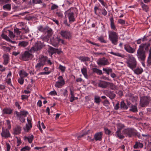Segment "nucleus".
<instances>
[{
	"label": "nucleus",
	"mask_w": 151,
	"mask_h": 151,
	"mask_svg": "<svg viewBox=\"0 0 151 151\" xmlns=\"http://www.w3.org/2000/svg\"><path fill=\"white\" fill-rule=\"evenodd\" d=\"M6 123L8 126V128L9 129H10L11 128V125L10 121L9 120H6Z\"/></svg>",
	"instance_id": "61"
},
{
	"label": "nucleus",
	"mask_w": 151,
	"mask_h": 151,
	"mask_svg": "<svg viewBox=\"0 0 151 151\" xmlns=\"http://www.w3.org/2000/svg\"><path fill=\"white\" fill-rule=\"evenodd\" d=\"M27 121L28 123L26 124V127H24V129L26 132H28L32 127L31 120L27 119Z\"/></svg>",
	"instance_id": "14"
},
{
	"label": "nucleus",
	"mask_w": 151,
	"mask_h": 151,
	"mask_svg": "<svg viewBox=\"0 0 151 151\" xmlns=\"http://www.w3.org/2000/svg\"><path fill=\"white\" fill-rule=\"evenodd\" d=\"M6 151H9L11 148V146L10 144L8 143H6Z\"/></svg>",
	"instance_id": "63"
},
{
	"label": "nucleus",
	"mask_w": 151,
	"mask_h": 151,
	"mask_svg": "<svg viewBox=\"0 0 151 151\" xmlns=\"http://www.w3.org/2000/svg\"><path fill=\"white\" fill-rule=\"evenodd\" d=\"M108 86H109V87L110 89L113 90H115L117 88V86L115 85L113 83H110L109 82Z\"/></svg>",
	"instance_id": "32"
},
{
	"label": "nucleus",
	"mask_w": 151,
	"mask_h": 151,
	"mask_svg": "<svg viewBox=\"0 0 151 151\" xmlns=\"http://www.w3.org/2000/svg\"><path fill=\"white\" fill-rule=\"evenodd\" d=\"M61 36L66 39H70L71 37V34L70 32L66 31H61L60 33Z\"/></svg>",
	"instance_id": "10"
},
{
	"label": "nucleus",
	"mask_w": 151,
	"mask_h": 151,
	"mask_svg": "<svg viewBox=\"0 0 151 151\" xmlns=\"http://www.w3.org/2000/svg\"><path fill=\"white\" fill-rule=\"evenodd\" d=\"M68 17L70 22L75 21V19L74 16V13L73 12H70L68 14Z\"/></svg>",
	"instance_id": "18"
},
{
	"label": "nucleus",
	"mask_w": 151,
	"mask_h": 151,
	"mask_svg": "<svg viewBox=\"0 0 151 151\" xmlns=\"http://www.w3.org/2000/svg\"><path fill=\"white\" fill-rule=\"evenodd\" d=\"M149 55L147 60V62L148 63L150 64L151 63V47L149 50Z\"/></svg>",
	"instance_id": "47"
},
{
	"label": "nucleus",
	"mask_w": 151,
	"mask_h": 151,
	"mask_svg": "<svg viewBox=\"0 0 151 151\" xmlns=\"http://www.w3.org/2000/svg\"><path fill=\"white\" fill-rule=\"evenodd\" d=\"M128 67L133 70L136 67L137 62L136 59L132 55H129L128 59L126 62Z\"/></svg>",
	"instance_id": "1"
},
{
	"label": "nucleus",
	"mask_w": 151,
	"mask_h": 151,
	"mask_svg": "<svg viewBox=\"0 0 151 151\" xmlns=\"http://www.w3.org/2000/svg\"><path fill=\"white\" fill-rule=\"evenodd\" d=\"M28 44V42L27 41H23L20 42L19 43V45L23 47H26Z\"/></svg>",
	"instance_id": "30"
},
{
	"label": "nucleus",
	"mask_w": 151,
	"mask_h": 151,
	"mask_svg": "<svg viewBox=\"0 0 151 151\" xmlns=\"http://www.w3.org/2000/svg\"><path fill=\"white\" fill-rule=\"evenodd\" d=\"M87 42H88L89 43L92 44L93 45H95L96 46H97L99 47L100 46L99 44H97V43H95V42H91V41H90L89 40H87Z\"/></svg>",
	"instance_id": "56"
},
{
	"label": "nucleus",
	"mask_w": 151,
	"mask_h": 151,
	"mask_svg": "<svg viewBox=\"0 0 151 151\" xmlns=\"http://www.w3.org/2000/svg\"><path fill=\"white\" fill-rule=\"evenodd\" d=\"M78 58L83 62L89 61L90 60V58L88 57L80 56Z\"/></svg>",
	"instance_id": "26"
},
{
	"label": "nucleus",
	"mask_w": 151,
	"mask_h": 151,
	"mask_svg": "<svg viewBox=\"0 0 151 151\" xmlns=\"http://www.w3.org/2000/svg\"><path fill=\"white\" fill-rule=\"evenodd\" d=\"M19 29L17 28L14 29V32L15 33H16L17 35H19L21 32L19 30Z\"/></svg>",
	"instance_id": "51"
},
{
	"label": "nucleus",
	"mask_w": 151,
	"mask_h": 151,
	"mask_svg": "<svg viewBox=\"0 0 151 151\" xmlns=\"http://www.w3.org/2000/svg\"><path fill=\"white\" fill-rule=\"evenodd\" d=\"M58 81L56 82L55 86L57 88H60L65 84V81L61 76L58 77Z\"/></svg>",
	"instance_id": "8"
},
{
	"label": "nucleus",
	"mask_w": 151,
	"mask_h": 151,
	"mask_svg": "<svg viewBox=\"0 0 151 151\" xmlns=\"http://www.w3.org/2000/svg\"><path fill=\"white\" fill-rule=\"evenodd\" d=\"M126 96L129 97L130 100H131V99H132L133 98L132 97H133L134 96L133 94L130 93H127L126 94Z\"/></svg>",
	"instance_id": "55"
},
{
	"label": "nucleus",
	"mask_w": 151,
	"mask_h": 151,
	"mask_svg": "<svg viewBox=\"0 0 151 151\" xmlns=\"http://www.w3.org/2000/svg\"><path fill=\"white\" fill-rule=\"evenodd\" d=\"M7 32L9 33V36L11 38H14L15 37V35L11 31L9 30H7Z\"/></svg>",
	"instance_id": "46"
},
{
	"label": "nucleus",
	"mask_w": 151,
	"mask_h": 151,
	"mask_svg": "<svg viewBox=\"0 0 151 151\" xmlns=\"http://www.w3.org/2000/svg\"><path fill=\"white\" fill-rule=\"evenodd\" d=\"M1 36L3 37V38L5 39L7 41H11L10 39L7 36V35H6L5 34H2Z\"/></svg>",
	"instance_id": "48"
},
{
	"label": "nucleus",
	"mask_w": 151,
	"mask_h": 151,
	"mask_svg": "<svg viewBox=\"0 0 151 151\" xmlns=\"http://www.w3.org/2000/svg\"><path fill=\"white\" fill-rule=\"evenodd\" d=\"M150 101V97L145 96L141 99L140 105L142 107H144L147 105Z\"/></svg>",
	"instance_id": "7"
},
{
	"label": "nucleus",
	"mask_w": 151,
	"mask_h": 151,
	"mask_svg": "<svg viewBox=\"0 0 151 151\" xmlns=\"http://www.w3.org/2000/svg\"><path fill=\"white\" fill-rule=\"evenodd\" d=\"M81 71L85 77L87 79H88V76L87 74V70L86 68H83V69H81Z\"/></svg>",
	"instance_id": "24"
},
{
	"label": "nucleus",
	"mask_w": 151,
	"mask_h": 151,
	"mask_svg": "<svg viewBox=\"0 0 151 151\" xmlns=\"http://www.w3.org/2000/svg\"><path fill=\"white\" fill-rule=\"evenodd\" d=\"M143 71L142 69L140 68H137L134 70V73L137 75H139L142 73Z\"/></svg>",
	"instance_id": "22"
},
{
	"label": "nucleus",
	"mask_w": 151,
	"mask_h": 151,
	"mask_svg": "<svg viewBox=\"0 0 151 151\" xmlns=\"http://www.w3.org/2000/svg\"><path fill=\"white\" fill-rule=\"evenodd\" d=\"M106 95L111 99L112 100L114 99L116 96V95L112 91H108L106 92Z\"/></svg>",
	"instance_id": "17"
},
{
	"label": "nucleus",
	"mask_w": 151,
	"mask_h": 151,
	"mask_svg": "<svg viewBox=\"0 0 151 151\" xmlns=\"http://www.w3.org/2000/svg\"><path fill=\"white\" fill-rule=\"evenodd\" d=\"M110 20L111 28L113 29H116V27L114 24V20L113 17H111L110 18Z\"/></svg>",
	"instance_id": "36"
},
{
	"label": "nucleus",
	"mask_w": 151,
	"mask_h": 151,
	"mask_svg": "<svg viewBox=\"0 0 151 151\" xmlns=\"http://www.w3.org/2000/svg\"><path fill=\"white\" fill-rule=\"evenodd\" d=\"M49 49L51 51L52 53H56L57 49L54 48L53 47H50L49 48Z\"/></svg>",
	"instance_id": "49"
},
{
	"label": "nucleus",
	"mask_w": 151,
	"mask_h": 151,
	"mask_svg": "<svg viewBox=\"0 0 151 151\" xmlns=\"http://www.w3.org/2000/svg\"><path fill=\"white\" fill-rule=\"evenodd\" d=\"M122 132L124 134L129 137L136 135L139 137L140 135V134H139V135H137L138 133L137 131L134 129L132 128H127L123 130Z\"/></svg>",
	"instance_id": "2"
},
{
	"label": "nucleus",
	"mask_w": 151,
	"mask_h": 151,
	"mask_svg": "<svg viewBox=\"0 0 151 151\" xmlns=\"http://www.w3.org/2000/svg\"><path fill=\"white\" fill-rule=\"evenodd\" d=\"M31 148L28 146H26L22 148L21 150V151H26L27 150H29Z\"/></svg>",
	"instance_id": "50"
},
{
	"label": "nucleus",
	"mask_w": 151,
	"mask_h": 151,
	"mask_svg": "<svg viewBox=\"0 0 151 151\" xmlns=\"http://www.w3.org/2000/svg\"><path fill=\"white\" fill-rule=\"evenodd\" d=\"M104 130L105 131V133L107 134H110L111 133V131L109 129L105 127L104 128Z\"/></svg>",
	"instance_id": "52"
},
{
	"label": "nucleus",
	"mask_w": 151,
	"mask_h": 151,
	"mask_svg": "<svg viewBox=\"0 0 151 151\" xmlns=\"http://www.w3.org/2000/svg\"><path fill=\"white\" fill-rule=\"evenodd\" d=\"M3 58L4 59V64L5 65H7L9 62V57L7 54H4L3 55Z\"/></svg>",
	"instance_id": "20"
},
{
	"label": "nucleus",
	"mask_w": 151,
	"mask_h": 151,
	"mask_svg": "<svg viewBox=\"0 0 151 151\" xmlns=\"http://www.w3.org/2000/svg\"><path fill=\"white\" fill-rule=\"evenodd\" d=\"M58 7V6L57 5L55 4H54L51 7V9L52 10H53L57 9Z\"/></svg>",
	"instance_id": "64"
},
{
	"label": "nucleus",
	"mask_w": 151,
	"mask_h": 151,
	"mask_svg": "<svg viewBox=\"0 0 151 151\" xmlns=\"http://www.w3.org/2000/svg\"><path fill=\"white\" fill-rule=\"evenodd\" d=\"M143 147V145L142 143L139 142H136L135 144L134 145V147L136 149L138 148H142Z\"/></svg>",
	"instance_id": "29"
},
{
	"label": "nucleus",
	"mask_w": 151,
	"mask_h": 151,
	"mask_svg": "<svg viewBox=\"0 0 151 151\" xmlns=\"http://www.w3.org/2000/svg\"><path fill=\"white\" fill-rule=\"evenodd\" d=\"M38 30L41 32H43L45 30V29L42 26H40L38 28Z\"/></svg>",
	"instance_id": "60"
},
{
	"label": "nucleus",
	"mask_w": 151,
	"mask_h": 151,
	"mask_svg": "<svg viewBox=\"0 0 151 151\" xmlns=\"http://www.w3.org/2000/svg\"><path fill=\"white\" fill-rule=\"evenodd\" d=\"M115 134L116 136L120 139H123L124 138V136L122 134L121 132L117 131L115 133Z\"/></svg>",
	"instance_id": "28"
},
{
	"label": "nucleus",
	"mask_w": 151,
	"mask_h": 151,
	"mask_svg": "<svg viewBox=\"0 0 151 151\" xmlns=\"http://www.w3.org/2000/svg\"><path fill=\"white\" fill-rule=\"evenodd\" d=\"M1 135L2 137L6 139L11 137V134L9 131L7 129H3L1 133Z\"/></svg>",
	"instance_id": "11"
},
{
	"label": "nucleus",
	"mask_w": 151,
	"mask_h": 151,
	"mask_svg": "<svg viewBox=\"0 0 151 151\" xmlns=\"http://www.w3.org/2000/svg\"><path fill=\"white\" fill-rule=\"evenodd\" d=\"M129 111L134 112H136L137 111V104H135V105H132L130 107Z\"/></svg>",
	"instance_id": "21"
},
{
	"label": "nucleus",
	"mask_w": 151,
	"mask_h": 151,
	"mask_svg": "<svg viewBox=\"0 0 151 151\" xmlns=\"http://www.w3.org/2000/svg\"><path fill=\"white\" fill-rule=\"evenodd\" d=\"M137 56L139 60L144 61L146 57L145 51L139 48L137 50Z\"/></svg>",
	"instance_id": "6"
},
{
	"label": "nucleus",
	"mask_w": 151,
	"mask_h": 151,
	"mask_svg": "<svg viewBox=\"0 0 151 151\" xmlns=\"http://www.w3.org/2000/svg\"><path fill=\"white\" fill-rule=\"evenodd\" d=\"M33 138L34 136L32 135L29 137H25L24 139H27L28 140L29 142V143H31L32 142Z\"/></svg>",
	"instance_id": "42"
},
{
	"label": "nucleus",
	"mask_w": 151,
	"mask_h": 151,
	"mask_svg": "<svg viewBox=\"0 0 151 151\" xmlns=\"http://www.w3.org/2000/svg\"><path fill=\"white\" fill-rule=\"evenodd\" d=\"M1 48L6 52H9L11 50V49L9 47L5 46H2Z\"/></svg>",
	"instance_id": "44"
},
{
	"label": "nucleus",
	"mask_w": 151,
	"mask_h": 151,
	"mask_svg": "<svg viewBox=\"0 0 151 151\" xmlns=\"http://www.w3.org/2000/svg\"><path fill=\"white\" fill-rule=\"evenodd\" d=\"M109 39L113 44L115 45L117 44L118 36L116 32L113 31L109 32Z\"/></svg>",
	"instance_id": "4"
},
{
	"label": "nucleus",
	"mask_w": 151,
	"mask_h": 151,
	"mask_svg": "<svg viewBox=\"0 0 151 151\" xmlns=\"http://www.w3.org/2000/svg\"><path fill=\"white\" fill-rule=\"evenodd\" d=\"M45 46L44 42H42L40 41H38L29 50L31 53L38 51L41 50L43 47Z\"/></svg>",
	"instance_id": "3"
},
{
	"label": "nucleus",
	"mask_w": 151,
	"mask_h": 151,
	"mask_svg": "<svg viewBox=\"0 0 151 151\" xmlns=\"http://www.w3.org/2000/svg\"><path fill=\"white\" fill-rule=\"evenodd\" d=\"M56 40L57 41V42L55 44V45H54V46H56L58 45L59 43L61 42L63 44H64V40L60 39V38L58 37H56Z\"/></svg>",
	"instance_id": "33"
},
{
	"label": "nucleus",
	"mask_w": 151,
	"mask_h": 151,
	"mask_svg": "<svg viewBox=\"0 0 151 151\" xmlns=\"http://www.w3.org/2000/svg\"><path fill=\"white\" fill-rule=\"evenodd\" d=\"M101 99L100 97L98 96H95L94 97V102L96 103L99 104L101 101Z\"/></svg>",
	"instance_id": "37"
},
{
	"label": "nucleus",
	"mask_w": 151,
	"mask_h": 151,
	"mask_svg": "<svg viewBox=\"0 0 151 151\" xmlns=\"http://www.w3.org/2000/svg\"><path fill=\"white\" fill-rule=\"evenodd\" d=\"M29 52H30L29 50L25 51L24 53L20 55V59L25 61H28L31 59L33 57V55Z\"/></svg>",
	"instance_id": "5"
},
{
	"label": "nucleus",
	"mask_w": 151,
	"mask_h": 151,
	"mask_svg": "<svg viewBox=\"0 0 151 151\" xmlns=\"http://www.w3.org/2000/svg\"><path fill=\"white\" fill-rule=\"evenodd\" d=\"M46 33L47 34L46 38H49L52 34V30L51 29H48Z\"/></svg>",
	"instance_id": "40"
},
{
	"label": "nucleus",
	"mask_w": 151,
	"mask_h": 151,
	"mask_svg": "<svg viewBox=\"0 0 151 151\" xmlns=\"http://www.w3.org/2000/svg\"><path fill=\"white\" fill-rule=\"evenodd\" d=\"M109 53L111 54L122 58H124L125 56L124 55L118 52H111Z\"/></svg>",
	"instance_id": "34"
},
{
	"label": "nucleus",
	"mask_w": 151,
	"mask_h": 151,
	"mask_svg": "<svg viewBox=\"0 0 151 151\" xmlns=\"http://www.w3.org/2000/svg\"><path fill=\"white\" fill-rule=\"evenodd\" d=\"M103 133L99 132L96 133L94 135V138L96 141H101L102 139Z\"/></svg>",
	"instance_id": "13"
},
{
	"label": "nucleus",
	"mask_w": 151,
	"mask_h": 151,
	"mask_svg": "<svg viewBox=\"0 0 151 151\" xmlns=\"http://www.w3.org/2000/svg\"><path fill=\"white\" fill-rule=\"evenodd\" d=\"M27 112V111H21L20 112V118L22 117H25L26 116Z\"/></svg>",
	"instance_id": "43"
},
{
	"label": "nucleus",
	"mask_w": 151,
	"mask_h": 151,
	"mask_svg": "<svg viewBox=\"0 0 151 151\" xmlns=\"http://www.w3.org/2000/svg\"><path fill=\"white\" fill-rule=\"evenodd\" d=\"M44 65L40 62L37 63L35 66V68H40L41 67L43 66Z\"/></svg>",
	"instance_id": "53"
},
{
	"label": "nucleus",
	"mask_w": 151,
	"mask_h": 151,
	"mask_svg": "<svg viewBox=\"0 0 151 151\" xmlns=\"http://www.w3.org/2000/svg\"><path fill=\"white\" fill-rule=\"evenodd\" d=\"M3 8L4 9H6L8 10H9L11 9V5L9 4H7L4 5L3 6Z\"/></svg>",
	"instance_id": "45"
},
{
	"label": "nucleus",
	"mask_w": 151,
	"mask_h": 151,
	"mask_svg": "<svg viewBox=\"0 0 151 151\" xmlns=\"http://www.w3.org/2000/svg\"><path fill=\"white\" fill-rule=\"evenodd\" d=\"M124 47L125 50L129 53H133L135 51L134 49L131 47L129 45H125Z\"/></svg>",
	"instance_id": "12"
},
{
	"label": "nucleus",
	"mask_w": 151,
	"mask_h": 151,
	"mask_svg": "<svg viewBox=\"0 0 151 151\" xmlns=\"http://www.w3.org/2000/svg\"><path fill=\"white\" fill-rule=\"evenodd\" d=\"M47 60V58L46 56H42L40 58L39 61L42 63L44 65L45 64Z\"/></svg>",
	"instance_id": "19"
},
{
	"label": "nucleus",
	"mask_w": 151,
	"mask_h": 151,
	"mask_svg": "<svg viewBox=\"0 0 151 151\" xmlns=\"http://www.w3.org/2000/svg\"><path fill=\"white\" fill-rule=\"evenodd\" d=\"M117 131L121 132L122 129L124 128L125 127V125L121 123H118L117 124Z\"/></svg>",
	"instance_id": "25"
},
{
	"label": "nucleus",
	"mask_w": 151,
	"mask_h": 151,
	"mask_svg": "<svg viewBox=\"0 0 151 151\" xmlns=\"http://www.w3.org/2000/svg\"><path fill=\"white\" fill-rule=\"evenodd\" d=\"M6 123L8 126V128L9 129H10L11 128V125L10 121L9 120H6Z\"/></svg>",
	"instance_id": "62"
},
{
	"label": "nucleus",
	"mask_w": 151,
	"mask_h": 151,
	"mask_svg": "<svg viewBox=\"0 0 151 151\" xmlns=\"http://www.w3.org/2000/svg\"><path fill=\"white\" fill-rule=\"evenodd\" d=\"M20 30H22L23 34L29 33V30L28 27H25V28H22V29H20Z\"/></svg>",
	"instance_id": "35"
},
{
	"label": "nucleus",
	"mask_w": 151,
	"mask_h": 151,
	"mask_svg": "<svg viewBox=\"0 0 151 151\" xmlns=\"http://www.w3.org/2000/svg\"><path fill=\"white\" fill-rule=\"evenodd\" d=\"M3 111L5 114H10L12 113V110L11 109L8 108L4 109Z\"/></svg>",
	"instance_id": "38"
},
{
	"label": "nucleus",
	"mask_w": 151,
	"mask_h": 151,
	"mask_svg": "<svg viewBox=\"0 0 151 151\" xmlns=\"http://www.w3.org/2000/svg\"><path fill=\"white\" fill-rule=\"evenodd\" d=\"M14 134H18L20 133L21 130V128L19 126H17L14 129Z\"/></svg>",
	"instance_id": "23"
},
{
	"label": "nucleus",
	"mask_w": 151,
	"mask_h": 151,
	"mask_svg": "<svg viewBox=\"0 0 151 151\" xmlns=\"http://www.w3.org/2000/svg\"><path fill=\"white\" fill-rule=\"evenodd\" d=\"M150 46V44L148 43L142 44L139 46V48L142 50H144L145 49V50L147 51Z\"/></svg>",
	"instance_id": "15"
},
{
	"label": "nucleus",
	"mask_w": 151,
	"mask_h": 151,
	"mask_svg": "<svg viewBox=\"0 0 151 151\" xmlns=\"http://www.w3.org/2000/svg\"><path fill=\"white\" fill-rule=\"evenodd\" d=\"M93 70L94 72L96 73L99 75H101L102 74V71L101 70L98 69L96 68H93Z\"/></svg>",
	"instance_id": "39"
},
{
	"label": "nucleus",
	"mask_w": 151,
	"mask_h": 151,
	"mask_svg": "<svg viewBox=\"0 0 151 151\" xmlns=\"http://www.w3.org/2000/svg\"><path fill=\"white\" fill-rule=\"evenodd\" d=\"M97 63L99 65H105L109 64L108 59L104 57L99 59L97 61Z\"/></svg>",
	"instance_id": "9"
},
{
	"label": "nucleus",
	"mask_w": 151,
	"mask_h": 151,
	"mask_svg": "<svg viewBox=\"0 0 151 151\" xmlns=\"http://www.w3.org/2000/svg\"><path fill=\"white\" fill-rule=\"evenodd\" d=\"M103 70L105 71L108 75H109V73H111L112 71V69L110 68H109L108 69H107L106 68H103Z\"/></svg>",
	"instance_id": "41"
},
{
	"label": "nucleus",
	"mask_w": 151,
	"mask_h": 151,
	"mask_svg": "<svg viewBox=\"0 0 151 151\" xmlns=\"http://www.w3.org/2000/svg\"><path fill=\"white\" fill-rule=\"evenodd\" d=\"M18 82L21 85L23 84L24 81V79L23 78L21 77L18 80Z\"/></svg>",
	"instance_id": "58"
},
{
	"label": "nucleus",
	"mask_w": 151,
	"mask_h": 151,
	"mask_svg": "<svg viewBox=\"0 0 151 151\" xmlns=\"http://www.w3.org/2000/svg\"><path fill=\"white\" fill-rule=\"evenodd\" d=\"M109 82L101 81L98 83V86L102 88H105L108 86Z\"/></svg>",
	"instance_id": "16"
},
{
	"label": "nucleus",
	"mask_w": 151,
	"mask_h": 151,
	"mask_svg": "<svg viewBox=\"0 0 151 151\" xmlns=\"http://www.w3.org/2000/svg\"><path fill=\"white\" fill-rule=\"evenodd\" d=\"M59 68L62 72H63L65 70V66L60 65L59 66Z\"/></svg>",
	"instance_id": "54"
},
{
	"label": "nucleus",
	"mask_w": 151,
	"mask_h": 151,
	"mask_svg": "<svg viewBox=\"0 0 151 151\" xmlns=\"http://www.w3.org/2000/svg\"><path fill=\"white\" fill-rule=\"evenodd\" d=\"M98 40H99L101 42L106 43V41L104 40V38L103 37H100L98 38Z\"/></svg>",
	"instance_id": "57"
},
{
	"label": "nucleus",
	"mask_w": 151,
	"mask_h": 151,
	"mask_svg": "<svg viewBox=\"0 0 151 151\" xmlns=\"http://www.w3.org/2000/svg\"><path fill=\"white\" fill-rule=\"evenodd\" d=\"M19 73L20 77L22 78L27 76L28 75V74L25 71L22 70H21Z\"/></svg>",
	"instance_id": "31"
},
{
	"label": "nucleus",
	"mask_w": 151,
	"mask_h": 151,
	"mask_svg": "<svg viewBox=\"0 0 151 151\" xmlns=\"http://www.w3.org/2000/svg\"><path fill=\"white\" fill-rule=\"evenodd\" d=\"M120 108L122 110L127 109H128V107L126 104L124 103V101H122L121 102Z\"/></svg>",
	"instance_id": "27"
},
{
	"label": "nucleus",
	"mask_w": 151,
	"mask_h": 151,
	"mask_svg": "<svg viewBox=\"0 0 151 151\" xmlns=\"http://www.w3.org/2000/svg\"><path fill=\"white\" fill-rule=\"evenodd\" d=\"M119 108V102H118L114 106V109L115 110H117Z\"/></svg>",
	"instance_id": "59"
}]
</instances>
